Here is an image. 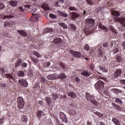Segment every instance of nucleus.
<instances>
[{
	"label": "nucleus",
	"instance_id": "7ed1b4c3",
	"mask_svg": "<svg viewBox=\"0 0 125 125\" xmlns=\"http://www.w3.org/2000/svg\"><path fill=\"white\" fill-rule=\"evenodd\" d=\"M104 82L101 80L98 81L95 84V88L98 90H101L104 88Z\"/></svg>",
	"mask_w": 125,
	"mask_h": 125
},
{
	"label": "nucleus",
	"instance_id": "6e6552de",
	"mask_svg": "<svg viewBox=\"0 0 125 125\" xmlns=\"http://www.w3.org/2000/svg\"><path fill=\"white\" fill-rule=\"evenodd\" d=\"M19 85L21 87H27L28 86V83L24 79H21L19 80Z\"/></svg>",
	"mask_w": 125,
	"mask_h": 125
},
{
	"label": "nucleus",
	"instance_id": "6e6d98bb",
	"mask_svg": "<svg viewBox=\"0 0 125 125\" xmlns=\"http://www.w3.org/2000/svg\"><path fill=\"white\" fill-rule=\"evenodd\" d=\"M41 81L42 83H45V79H44V77H42L41 78Z\"/></svg>",
	"mask_w": 125,
	"mask_h": 125
},
{
	"label": "nucleus",
	"instance_id": "c9c22d12",
	"mask_svg": "<svg viewBox=\"0 0 125 125\" xmlns=\"http://www.w3.org/2000/svg\"><path fill=\"white\" fill-rule=\"evenodd\" d=\"M99 69L100 70L102 71V72H104V73H107V72H108V69H107L106 67H103L100 66L99 67Z\"/></svg>",
	"mask_w": 125,
	"mask_h": 125
},
{
	"label": "nucleus",
	"instance_id": "0e129e2a",
	"mask_svg": "<svg viewBox=\"0 0 125 125\" xmlns=\"http://www.w3.org/2000/svg\"><path fill=\"white\" fill-rule=\"evenodd\" d=\"M122 46L124 49V50L125 51V42H123L122 43Z\"/></svg>",
	"mask_w": 125,
	"mask_h": 125
},
{
	"label": "nucleus",
	"instance_id": "0eeeda50",
	"mask_svg": "<svg viewBox=\"0 0 125 125\" xmlns=\"http://www.w3.org/2000/svg\"><path fill=\"white\" fill-rule=\"evenodd\" d=\"M60 119L62 120V122L67 124L68 123V119L66 117V115L63 112H60L59 113Z\"/></svg>",
	"mask_w": 125,
	"mask_h": 125
},
{
	"label": "nucleus",
	"instance_id": "9d476101",
	"mask_svg": "<svg viewBox=\"0 0 125 125\" xmlns=\"http://www.w3.org/2000/svg\"><path fill=\"white\" fill-rule=\"evenodd\" d=\"M97 26L98 28H99L100 29H101V30L103 31H105V32H108L109 31V28L102 25V22H101V21H99L98 22Z\"/></svg>",
	"mask_w": 125,
	"mask_h": 125
},
{
	"label": "nucleus",
	"instance_id": "4be33fe9",
	"mask_svg": "<svg viewBox=\"0 0 125 125\" xmlns=\"http://www.w3.org/2000/svg\"><path fill=\"white\" fill-rule=\"evenodd\" d=\"M63 2H64V0H58V1H57L55 4V6L61 7V3H63Z\"/></svg>",
	"mask_w": 125,
	"mask_h": 125
},
{
	"label": "nucleus",
	"instance_id": "393cba45",
	"mask_svg": "<svg viewBox=\"0 0 125 125\" xmlns=\"http://www.w3.org/2000/svg\"><path fill=\"white\" fill-rule=\"evenodd\" d=\"M9 4L10 5H11V6L16 7V6H17V1L15 0H11L9 2Z\"/></svg>",
	"mask_w": 125,
	"mask_h": 125
},
{
	"label": "nucleus",
	"instance_id": "4468645a",
	"mask_svg": "<svg viewBox=\"0 0 125 125\" xmlns=\"http://www.w3.org/2000/svg\"><path fill=\"white\" fill-rule=\"evenodd\" d=\"M32 21L38 22L39 21V15L32 13Z\"/></svg>",
	"mask_w": 125,
	"mask_h": 125
},
{
	"label": "nucleus",
	"instance_id": "8fccbe9b",
	"mask_svg": "<svg viewBox=\"0 0 125 125\" xmlns=\"http://www.w3.org/2000/svg\"><path fill=\"white\" fill-rule=\"evenodd\" d=\"M115 102L117 103H120L121 104H123V102H122V100L119 98H116L115 99Z\"/></svg>",
	"mask_w": 125,
	"mask_h": 125
},
{
	"label": "nucleus",
	"instance_id": "f3484780",
	"mask_svg": "<svg viewBox=\"0 0 125 125\" xmlns=\"http://www.w3.org/2000/svg\"><path fill=\"white\" fill-rule=\"evenodd\" d=\"M81 74L82 75V76H83L84 77H90V75H91V73L87 70H83L82 72L81 73Z\"/></svg>",
	"mask_w": 125,
	"mask_h": 125
},
{
	"label": "nucleus",
	"instance_id": "79ce46f5",
	"mask_svg": "<svg viewBox=\"0 0 125 125\" xmlns=\"http://www.w3.org/2000/svg\"><path fill=\"white\" fill-rule=\"evenodd\" d=\"M103 46L105 48H108L109 47V43L107 42H105L103 44Z\"/></svg>",
	"mask_w": 125,
	"mask_h": 125
},
{
	"label": "nucleus",
	"instance_id": "774afa93",
	"mask_svg": "<svg viewBox=\"0 0 125 125\" xmlns=\"http://www.w3.org/2000/svg\"><path fill=\"white\" fill-rule=\"evenodd\" d=\"M0 71L1 72V73H5V70H4V69H3V68H1L0 69Z\"/></svg>",
	"mask_w": 125,
	"mask_h": 125
},
{
	"label": "nucleus",
	"instance_id": "412c9836",
	"mask_svg": "<svg viewBox=\"0 0 125 125\" xmlns=\"http://www.w3.org/2000/svg\"><path fill=\"white\" fill-rule=\"evenodd\" d=\"M67 95L70 96L72 98H76L77 97V95L74 92H68Z\"/></svg>",
	"mask_w": 125,
	"mask_h": 125
},
{
	"label": "nucleus",
	"instance_id": "58836bf2",
	"mask_svg": "<svg viewBox=\"0 0 125 125\" xmlns=\"http://www.w3.org/2000/svg\"><path fill=\"white\" fill-rule=\"evenodd\" d=\"M59 15H61L62 17H68V14L63 12H60Z\"/></svg>",
	"mask_w": 125,
	"mask_h": 125
},
{
	"label": "nucleus",
	"instance_id": "c756f323",
	"mask_svg": "<svg viewBox=\"0 0 125 125\" xmlns=\"http://www.w3.org/2000/svg\"><path fill=\"white\" fill-rule=\"evenodd\" d=\"M52 99L53 101H56L58 98V94H53L52 95Z\"/></svg>",
	"mask_w": 125,
	"mask_h": 125
},
{
	"label": "nucleus",
	"instance_id": "b1692460",
	"mask_svg": "<svg viewBox=\"0 0 125 125\" xmlns=\"http://www.w3.org/2000/svg\"><path fill=\"white\" fill-rule=\"evenodd\" d=\"M112 15L115 17H119L121 16V13L117 11H113L112 12Z\"/></svg>",
	"mask_w": 125,
	"mask_h": 125
},
{
	"label": "nucleus",
	"instance_id": "f03ea898",
	"mask_svg": "<svg viewBox=\"0 0 125 125\" xmlns=\"http://www.w3.org/2000/svg\"><path fill=\"white\" fill-rule=\"evenodd\" d=\"M85 24L86 27H88V29H90V28H92L95 24V21L91 18L87 19L85 21Z\"/></svg>",
	"mask_w": 125,
	"mask_h": 125
},
{
	"label": "nucleus",
	"instance_id": "a878e982",
	"mask_svg": "<svg viewBox=\"0 0 125 125\" xmlns=\"http://www.w3.org/2000/svg\"><path fill=\"white\" fill-rule=\"evenodd\" d=\"M112 105L114 107V108H115V109L118 110L119 111H122V107L116 104L113 103H112Z\"/></svg>",
	"mask_w": 125,
	"mask_h": 125
},
{
	"label": "nucleus",
	"instance_id": "6ab92c4d",
	"mask_svg": "<svg viewBox=\"0 0 125 125\" xmlns=\"http://www.w3.org/2000/svg\"><path fill=\"white\" fill-rule=\"evenodd\" d=\"M53 43L55 44H59V43H61L62 42V39L61 38H56L54 39L53 41Z\"/></svg>",
	"mask_w": 125,
	"mask_h": 125
},
{
	"label": "nucleus",
	"instance_id": "3c124183",
	"mask_svg": "<svg viewBox=\"0 0 125 125\" xmlns=\"http://www.w3.org/2000/svg\"><path fill=\"white\" fill-rule=\"evenodd\" d=\"M74 81H75V82H76V83H79L81 81V79L80 78H79V77H76L74 78Z\"/></svg>",
	"mask_w": 125,
	"mask_h": 125
},
{
	"label": "nucleus",
	"instance_id": "2f4dec72",
	"mask_svg": "<svg viewBox=\"0 0 125 125\" xmlns=\"http://www.w3.org/2000/svg\"><path fill=\"white\" fill-rule=\"evenodd\" d=\"M103 55V52H102V50L100 49L98 51L97 56L98 57H102Z\"/></svg>",
	"mask_w": 125,
	"mask_h": 125
},
{
	"label": "nucleus",
	"instance_id": "20e7f679",
	"mask_svg": "<svg viewBox=\"0 0 125 125\" xmlns=\"http://www.w3.org/2000/svg\"><path fill=\"white\" fill-rule=\"evenodd\" d=\"M17 106L19 109H22L24 106V99L21 97L18 98V104Z\"/></svg>",
	"mask_w": 125,
	"mask_h": 125
},
{
	"label": "nucleus",
	"instance_id": "cd10ccee",
	"mask_svg": "<svg viewBox=\"0 0 125 125\" xmlns=\"http://www.w3.org/2000/svg\"><path fill=\"white\" fill-rule=\"evenodd\" d=\"M112 122L116 125H121V122L116 118L112 119Z\"/></svg>",
	"mask_w": 125,
	"mask_h": 125
},
{
	"label": "nucleus",
	"instance_id": "a211bd4d",
	"mask_svg": "<svg viewBox=\"0 0 125 125\" xmlns=\"http://www.w3.org/2000/svg\"><path fill=\"white\" fill-rule=\"evenodd\" d=\"M69 29H70L71 31H73V32L76 31V30H77V26L72 23H70L68 25Z\"/></svg>",
	"mask_w": 125,
	"mask_h": 125
},
{
	"label": "nucleus",
	"instance_id": "423d86ee",
	"mask_svg": "<svg viewBox=\"0 0 125 125\" xmlns=\"http://www.w3.org/2000/svg\"><path fill=\"white\" fill-rule=\"evenodd\" d=\"M122 75V70L121 69H117L114 71V72L112 74V77L113 79H118L119 77H121Z\"/></svg>",
	"mask_w": 125,
	"mask_h": 125
},
{
	"label": "nucleus",
	"instance_id": "c03bdc74",
	"mask_svg": "<svg viewBox=\"0 0 125 125\" xmlns=\"http://www.w3.org/2000/svg\"><path fill=\"white\" fill-rule=\"evenodd\" d=\"M86 1L88 4H90L91 5H93V2H92V0H85Z\"/></svg>",
	"mask_w": 125,
	"mask_h": 125
},
{
	"label": "nucleus",
	"instance_id": "052dcab7",
	"mask_svg": "<svg viewBox=\"0 0 125 125\" xmlns=\"http://www.w3.org/2000/svg\"><path fill=\"white\" fill-rule=\"evenodd\" d=\"M83 13H82L83 15V16H86L87 15V13H86V12H85V10H83V12H82Z\"/></svg>",
	"mask_w": 125,
	"mask_h": 125
},
{
	"label": "nucleus",
	"instance_id": "f257e3e1",
	"mask_svg": "<svg viewBox=\"0 0 125 125\" xmlns=\"http://www.w3.org/2000/svg\"><path fill=\"white\" fill-rule=\"evenodd\" d=\"M86 99L87 100L91 102V103H92L94 106H98V102L95 100V98L93 95L90 94L88 92L86 93Z\"/></svg>",
	"mask_w": 125,
	"mask_h": 125
},
{
	"label": "nucleus",
	"instance_id": "5701e85b",
	"mask_svg": "<svg viewBox=\"0 0 125 125\" xmlns=\"http://www.w3.org/2000/svg\"><path fill=\"white\" fill-rule=\"evenodd\" d=\"M41 6L44 10H49V6L46 3L42 4Z\"/></svg>",
	"mask_w": 125,
	"mask_h": 125
},
{
	"label": "nucleus",
	"instance_id": "603ef678",
	"mask_svg": "<svg viewBox=\"0 0 125 125\" xmlns=\"http://www.w3.org/2000/svg\"><path fill=\"white\" fill-rule=\"evenodd\" d=\"M0 85L1 87H2V88L6 87V84L4 83H0Z\"/></svg>",
	"mask_w": 125,
	"mask_h": 125
},
{
	"label": "nucleus",
	"instance_id": "7c9ffc66",
	"mask_svg": "<svg viewBox=\"0 0 125 125\" xmlns=\"http://www.w3.org/2000/svg\"><path fill=\"white\" fill-rule=\"evenodd\" d=\"M43 115H44V113H43L42 110H39L37 112V115L39 118H41V117H42V116H43Z\"/></svg>",
	"mask_w": 125,
	"mask_h": 125
},
{
	"label": "nucleus",
	"instance_id": "f8f14e48",
	"mask_svg": "<svg viewBox=\"0 0 125 125\" xmlns=\"http://www.w3.org/2000/svg\"><path fill=\"white\" fill-rule=\"evenodd\" d=\"M47 79L48 80H51L52 81L56 80L57 79V73H54L53 74H50L47 76Z\"/></svg>",
	"mask_w": 125,
	"mask_h": 125
},
{
	"label": "nucleus",
	"instance_id": "72a5a7b5",
	"mask_svg": "<svg viewBox=\"0 0 125 125\" xmlns=\"http://www.w3.org/2000/svg\"><path fill=\"white\" fill-rule=\"evenodd\" d=\"M68 9L69 10H70L71 11H78V8H77L75 6H70L68 8Z\"/></svg>",
	"mask_w": 125,
	"mask_h": 125
},
{
	"label": "nucleus",
	"instance_id": "680f3d73",
	"mask_svg": "<svg viewBox=\"0 0 125 125\" xmlns=\"http://www.w3.org/2000/svg\"><path fill=\"white\" fill-rule=\"evenodd\" d=\"M32 11V12H36L37 11V8L33 7Z\"/></svg>",
	"mask_w": 125,
	"mask_h": 125
},
{
	"label": "nucleus",
	"instance_id": "49530a36",
	"mask_svg": "<svg viewBox=\"0 0 125 125\" xmlns=\"http://www.w3.org/2000/svg\"><path fill=\"white\" fill-rule=\"evenodd\" d=\"M34 55H36V56H37V57H38V58L41 57V56H42L41 55V54H40V53H39L37 51H34Z\"/></svg>",
	"mask_w": 125,
	"mask_h": 125
},
{
	"label": "nucleus",
	"instance_id": "864d4df0",
	"mask_svg": "<svg viewBox=\"0 0 125 125\" xmlns=\"http://www.w3.org/2000/svg\"><path fill=\"white\" fill-rule=\"evenodd\" d=\"M26 67H27V63L26 62H23L21 64V68H22V69H23V68H26Z\"/></svg>",
	"mask_w": 125,
	"mask_h": 125
},
{
	"label": "nucleus",
	"instance_id": "a18cd8bd",
	"mask_svg": "<svg viewBox=\"0 0 125 125\" xmlns=\"http://www.w3.org/2000/svg\"><path fill=\"white\" fill-rule=\"evenodd\" d=\"M4 7H5L4 4H3V3L0 2V10H2V9H4Z\"/></svg>",
	"mask_w": 125,
	"mask_h": 125
},
{
	"label": "nucleus",
	"instance_id": "bb28decb",
	"mask_svg": "<svg viewBox=\"0 0 125 125\" xmlns=\"http://www.w3.org/2000/svg\"><path fill=\"white\" fill-rule=\"evenodd\" d=\"M6 77L7 79H9L10 80V82L11 83H12V81L10 80V79H11L12 80H13V81H15V78H14V77H13V76L10 74H6Z\"/></svg>",
	"mask_w": 125,
	"mask_h": 125
},
{
	"label": "nucleus",
	"instance_id": "c85d7f7f",
	"mask_svg": "<svg viewBox=\"0 0 125 125\" xmlns=\"http://www.w3.org/2000/svg\"><path fill=\"white\" fill-rule=\"evenodd\" d=\"M46 101L47 104H48V105L50 106V104H51L52 103V101L51 100V98H50L48 97H46Z\"/></svg>",
	"mask_w": 125,
	"mask_h": 125
},
{
	"label": "nucleus",
	"instance_id": "e2e57ef3",
	"mask_svg": "<svg viewBox=\"0 0 125 125\" xmlns=\"http://www.w3.org/2000/svg\"><path fill=\"white\" fill-rule=\"evenodd\" d=\"M84 33L86 35V36H89V35H90V34H91V32H84Z\"/></svg>",
	"mask_w": 125,
	"mask_h": 125
},
{
	"label": "nucleus",
	"instance_id": "de8ad7c7",
	"mask_svg": "<svg viewBox=\"0 0 125 125\" xmlns=\"http://www.w3.org/2000/svg\"><path fill=\"white\" fill-rule=\"evenodd\" d=\"M102 10V8L101 7H98L96 9V11L98 13L99 12L101 11Z\"/></svg>",
	"mask_w": 125,
	"mask_h": 125
},
{
	"label": "nucleus",
	"instance_id": "a19ab883",
	"mask_svg": "<svg viewBox=\"0 0 125 125\" xmlns=\"http://www.w3.org/2000/svg\"><path fill=\"white\" fill-rule=\"evenodd\" d=\"M19 33L22 37H27V33L25 32H19Z\"/></svg>",
	"mask_w": 125,
	"mask_h": 125
},
{
	"label": "nucleus",
	"instance_id": "ddd939ff",
	"mask_svg": "<svg viewBox=\"0 0 125 125\" xmlns=\"http://www.w3.org/2000/svg\"><path fill=\"white\" fill-rule=\"evenodd\" d=\"M115 20L117 21V22H120L121 24L125 27V19L116 18H115Z\"/></svg>",
	"mask_w": 125,
	"mask_h": 125
},
{
	"label": "nucleus",
	"instance_id": "4d7b16f0",
	"mask_svg": "<svg viewBox=\"0 0 125 125\" xmlns=\"http://www.w3.org/2000/svg\"><path fill=\"white\" fill-rule=\"evenodd\" d=\"M59 65H60V66L63 69H64V64H63V62H59Z\"/></svg>",
	"mask_w": 125,
	"mask_h": 125
},
{
	"label": "nucleus",
	"instance_id": "dca6fc26",
	"mask_svg": "<svg viewBox=\"0 0 125 125\" xmlns=\"http://www.w3.org/2000/svg\"><path fill=\"white\" fill-rule=\"evenodd\" d=\"M67 78V76L65 73H61L59 75L57 74V79L60 80H64V79H66Z\"/></svg>",
	"mask_w": 125,
	"mask_h": 125
},
{
	"label": "nucleus",
	"instance_id": "bf43d9fd",
	"mask_svg": "<svg viewBox=\"0 0 125 125\" xmlns=\"http://www.w3.org/2000/svg\"><path fill=\"white\" fill-rule=\"evenodd\" d=\"M49 16L50 18H55V15L53 14H50Z\"/></svg>",
	"mask_w": 125,
	"mask_h": 125
},
{
	"label": "nucleus",
	"instance_id": "aec40b11",
	"mask_svg": "<svg viewBox=\"0 0 125 125\" xmlns=\"http://www.w3.org/2000/svg\"><path fill=\"white\" fill-rule=\"evenodd\" d=\"M22 60L21 59H19L17 60V61L15 62V68H17V67H19L21 64H22Z\"/></svg>",
	"mask_w": 125,
	"mask_h": 125
},
{
	"label": "nucleus",
	"instance_id": "f704fd0d",
	"mask_svg": "<svg viewBox=\"0 0 125 125\" xmlns=\"http://www.w3.org/2000/svg\"><path fill=\"white\" fill-rule=\"evenodd\" d=\"M95 115L98 116V117H99V118H102L104 114L103 113H101L98 111H96V112H94Z\"/></svg>",
	"mask_w": 125,
	"mask_h": 125
},
{
	"label": "nucleus",
	"instance_id": "4c0bfd02",
	"mask_svg": "<svg viewBox=\"0 0 125 125\" xmlns=\"http://www.w3.org/2000/svg\"><path fill=\"white\" fill-rule=\"evenodd\" d=\"M59 25H60V26L63 28V29H67V28H68L67 25H66V24L64 23H60Z\"/></svg>",
	"mask_w": 125,
	"mask_h": 125
},
{
	"label": "nucleus",
	"instance_id": "69168bd1",
	"mask_svg": "<svg viewBox=\"0 0 125 125\" xmlns=\"http://www.w3.org/2000/svg\"><path fill=\"white\" fill-rule=\"evenodd\" d=\"M46 67H49V66H50V62H46Z\"/></svg>",
	"mask_w": 125,
	"mask_h": 125
},
{
	"label": "nucleus",
	"instance_id": "338daca9",
	"mask_svg": "<svg viewBox=\"0 0 125 125\" xmlns=\"http://www.w3.org/2000/svg\"><path fill=\"white\" fill-rule=\"evenodd\" d=\"M120 83L123 84H125V80H121Z\"/></svg>",
	"mask_w": 125,
	"mask_h": 125
},
{
	"label": "nucleus",
	"instance_id": "37998d69",
	"mask_svg": "<svg viewBox=\"0 0 125 125\" xmlns=\"http://www.w3.org/2000/svg\"><path fill=\"white\" fill-rule=\"evenodd\" d=\"M44 32H53V29L49 27H47L44 29Z\"/></svg>",
	"mask_w": 125,
	"mask_h": 125
},
{
	"label": "nucleus",
	"instance_id": "13d9d810",
	"mask_svg": "<svg viewBox=\"0 0 125 125\" xmlns=\"http://www.w3.org/2000/svg\"><path fill=\"white\" fill-rule=\"evenodd\" d=\"M118 52H119V49H118L117 48L113 50V53H114V54L118 53Z\"/></svg>",
	"mask_w": 125,
	"mask_h": 125
},
{
	"label": "nucleus",
	"instance_id": "1a4fd4ad",
	"mask_svg": "<svg viewBox=\"0 0 125 125\" xmlns=\"http://www.w3.org/2000/svg\"><path fill=\"white\" fill-rule=\"evenodd\" d=\"M70 17L71 20L75 21L77 18H79V17H80V14L75 12H72L70 13Z\"/></svg>",
	"mask_w": 125,
	"mask_h": 125
},
{
	"label": "nucleus",
	"instance_id": "473e14b6",
	"mask_svg": "<svg viewBox=\"0 0 125 125\" xmlns=\"http://www.w3.org/2000/svg\"><path fill=\"white\" fill-rule=\"evenodd\" d=\"M21 121H22V122H23V123H24L25 124V123H27V122L28 121V118H27L26 115H23L22 116Z\"/></svg>",
	"mask_w": 125,
	"mask_h": 125
},
{
	"label": "nucleus",
	"instance_id": "09e8293b",
	"mask_svg": "<svg viewBox=\"0 0 125 125\" xmlns=\"http://www.w3.org/2000/svg\"><path fill=\"white\" fill-rule=\"evenodd\" d=\"M109 29L111 31V32H116V30L115 29V28H114V27H113V26H109Z\"/></svg>",
	"mask_w": 125,
	"mask_h": 125
},
{
	"label": "nucleus",
	"instance_id": "9b49d317",
	"mask_svg": "<svg viewBox=\"0 0 125 125\" xmlns=\"http://www.w3.org/2000/svg\"><path fill=\"white\" fill-rule=\"evenodd\" d=\"M115 60L117 63H121L123 60L122 55L121 54H118L116 57Z\"/></svg>",
	"mask_w": 125,
	"mask_h": 125
},
{
	"label": "nucleus",
	"instance_id": "39448f33",
	"mask_svg": "<svg viewBox=\"0 0 125 125\" xmlns=\"http://www.w3.org/2000/svg\"><path fill=\"white\" fill-rule=\"evenodd\" d=\"M69 53L74 57V58H81V57H82V54L79 51L70 50Z\"/></svg>",
	"mask_w": 125,
	"mask_h": 125
},
{
	"label": "nucleus",
	"instance_id": "e433bc0d",
	"mask_svg": "<svg viewBox=\"0 0 125 125\" xmlns=\"http://www.w3.org/2000/svg\"><path fill=\"white\" fill-rule=\"evenodd\" d=\"M18 77H24V72L22 71H19L18 72Z\"/></svg>",
	"mask_w": 125,
	"mask_h": 125
},
{
	"label": "nucleus",
	"instance_id": "2eb2a0df",
	"mask_svg": "<svg viewBox=\"0 0 125 125\" xmlns=\"http://www.w3.org/2000/svg\"><path fill=\"white\" fill-rule=\"evenodd\" d=\"M31 5H25L24 6V9L22 7H20V10L22 12L25 11V10H28V9H31Z\"/></svg>",
	"mask_w": 125,
	"mask_h": 125
},
{
	"label": "nucleus",
	"instance_id": "5fc2aeb1",
	"mask_svg": "<svg viewBox=\"0 0 125 125\" xmlns=\"http://www.w3.org/2000/svg\"><path fill=\"white\" fill-rule=\"evenodd\" d=\"M3 122H4V118H0V125H1V124H3Z\"/></svg>",
	"mask_w": 125,
	"mask_h": 125
},
{
	"label": "nucleus",
	"instance_id": "ea45409f",
	"mask_svg": "<svg viewBox=\"0 0 125 125\" xmlns=\"http://www.w3.org/2000/svg\"><path fill=\"white\" fill-rule=\"evenodd\" d=\"M83 48H84V49L85 50H86V51H89V50L90 49L89 48V45H88V44H85V46H84Z\"/></svg>",
	"mask_w": 125,
	"mask_h": 125
}]
</instances>
